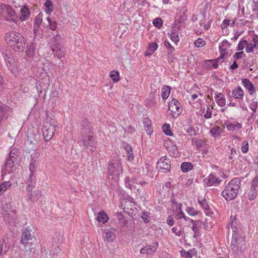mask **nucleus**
Returning <instances> with one entry per match:
<instances>
[{
    "mask_svg": "<svg viewBox=\"0 0 258 258\" xmlns=\"http://www.w3.org/2000/svg\"><path fill=\"white\" fill-rule=\"evenodd\" d=\"M257 107V102L256 101L252 100L249 104V108L253 112H255Z\"/></svg>",
    "mask_w": 258,
    "mask_h": 258,
    "instance_id": "52",
    "label": "nucleus"
},
{
    "mask_svg": "<svg viewBox=\"0 0 258 258\" xmlns=\"http://www.w3.org/2000/svg\"><path fill=\"white\" fill-rule=\"evenodd\" d=\"M18 150L16 149H12L9 153V158L16 160L17 156Z\"/></svg>",
    "mask_w": 258,
    "mask_h": 258,
    "instance_id": "53",
    "label": "nucleus"
},
{
    "mask_svg": "<svg viewBox=\"0 0 258 258\" xmlns=\"http://www.w3.org/2000/svg\"><path fill=\"white\" fill-rule=\"evenodd\" d=\"M166 223L170 226H172L174 224V221L173 218L169 216L166 220Z\"/></svg>",
    "mask_w": 258,
    "mask_h": 258,
    "instance_id": "58",
    "label": "nucleus"
},
{
    "mask_svg": "<svg viewBox=\"0 0 258 258\" xmlns=\"http://www.w3.org/2000/svg\"><path fill=\"white\" fill-rule=\"evenodd\" d=\"M246 242L244 237L234 234L232 236L231 247L235 252H243L246 248Z\"/></svg>",
    "mask_w": 258,
    "mask_h": 258,
    "instance_id": "5",
    "label": "nucleus"
},
{
    "mask_svg": "<svg viewBox=\"0 0 258 258\" xmlns=\"http://www.w3.org/2000/svg\"><path fill=\"white\" fill-rule=\"evenodd\" d=\"M0 13L1 16L4 17L7 21L17 23V18L16 13L11 7L4 4L1 5Z\"/></svg>",
    "mask_w": 258,
    "mask_h": 258,
    "instance_id": "7",
    "label": "nucleus"
},
{
    "mask_svg": "<svg viewBox=\"0 0 258 258\" xmlns=\"http://www.w3.org/2000/svg\"><path fill=\"white\" fill-rule=\"evenodd\" d=\"M121 206L126 212L130 213L135 208V203L130 199H124L121 202Z\"/></svg>",
    "mask_w": 258,
    "mask_h": 258,
    "instance_id": "16",
    "label": "nucleus"
},
{
    "mask_svg": "<svg viewBox=\"0 0 258 258\" xmlns=\"http://www.w3.org/2000/svg\"><path fill=\"white\" fill-rule=\"evenodd\" d=\"M127 160L129 161H132L134 159V156L133 153V151L131 152H128L127 153Z\"/></svg>",
    "mask_w": 258,
    "mask_h": 258,
    "instance_id": "62",
    "label": "nucleus"
},
{
    "mask_svg": "<svg viewBox=\"0 0 258 258\" xmlns=\"http://www.w3.org/2000/svg\"><path fill=\"white\" fill-rule=\"evenodd\" d=\"M123 173L121 161L116 159L109 163L107 168L108 178L114 180H118Z\"/></svg>",
    "mask_w": 258,
    "mask_h": 258,
    "instance_id": "3",
    "label": "nucleus"
},
{
    "mask_svg": "<svg viewBox=\"0 0 258 258\" xmlns=\"http://www.w3.org/2000/svg\"><path fill=\"white\" fill-rule=\"evenodd\" d=\"M33 188V186L31 184H28L26 187V190L28 192H30V195L29 196V199L34 202L37 201L38 200L39 197L41 195V193L39 191L37 190L33 194L32 192Z\"/></svg>",
    "mask_w": 258,
    "mask_h": 258,
    "instance_id": "18",
    "label": "nucleus"
},
{
    "mask_svg": "<svg viewBox=\"0 0 258 258\" xmlns=\"http://www.w3.org/2000/svg\"><path fill=\"white\" fill-rule=\"evenodd\" d=\"M185 210L187 213L190 216H194L199 214V212L196 210L194 208L187 207Z\"/></svg>",
    "mask_w": 258,
    "mask_h": 258,
    "instance_id": "45",
    "label": "nucleus"
},
{
    "mask_svg": "<svg viewBox=\"0 0 258 258\" xmlns=\"http://www.w3.org/2000/svg\"><path fill=\"white\" fill-rule=\"evenodd\" d=\"M168 109L174 117H177L182 112L180 103L175 99H173L168 103Z\"/></svg>",
    "mask_w": 258,
    "mask_h": 258,
    "instance_id": "10",
    "label": "nucleus"
},
{
    "mask_svg": "<svg viewBox=\"0 0 258 258\" xmlns=\"http://www.w3.org/2000/svg\"><path fill=\"white\" fill-rule=\"evenodd\" d=\"M212 116V110L210 108L207 109L206 113L204 114V116L206 118H210Z\"/></svg>",
    "mask_w": 258,
    "mask_h": 258,
    "instance_id": "63",
    "label": "nucleus"
},
{
    "mask_svg": "<svg viewBox=\"0 0 258 258\" xmlns=\"http://www.w3.org/2000/svg\"><path fill=\"white\" fill-rule=\"evenodd\" d=\"M156 168L162 172H168L171 168L170 160L164 157L161 158L157 163Z\"/></svg>",
    "mask_w": 258,
    "mask_h": 258,
    "instance_id": "11",
    "label": "nucleus"
},
{
    "mask_svg": "<svg viewBox=\"0 0 258 258\" xmlns=\"http://www.w3.org/2000/svg\"><path fill=\"white\" fill-rule=\"evenodd\" d=\"M223 130L218 126H214L210 131L211 136L215 138H219Z\"/></svg>",
    "mask_w": 258,
    "mask_h": 258,
    "instance_id": "34",
    "label": "nucleus"
},
{
    "mask_svg": "<svg viewBox=\"0 0 258 258\" xmlns=\"http://www.w3.org/2000/svg\"><path fill=\"white\" fill-rule=\"evenodd\" d=\"M16 161L12 158H9L7 162L6 163L5 165V168L9 172H11L12 171V168L14 165V162Z\"/></svg>",
    "mask_w": 258,
    "mask_h": 258,
    "instance_id": "39",
    "label": "nucleus"
},
{
    "mask_svg": "<svg viewBox=\"0 0 258 258\" xmlns=\"http://www.w3.org/2000/svg\"><path fill=\"white\" fill-rule=\"evenodd\" d=\"M158 48V45L154 42L150 43L147 48V50L145 52V55L150 56L152 55Z\"/></svg>",
    "mask_w": 258,
    "mask_h": 258,
    "instance_id": "24",
    "label": "nucleus"
},
{
    "mask_svg": "<svg viewBox=\"0 0 258 258\" xmlns=\"http://www.w3.org/2000/svg\"><path fill=\"white\" fill-rule=\"evenodd\" d=\"M206 63V62H210L212 64L213 67L215 69H217L218 67V64L217 63V62L214 60V59H209V60H205L204 61Z\"/></svg>",
    "mask_w": 258,
    "mask_h": 258,
    "instance_id": "57",
    "label": "nucleus"
},
{
    "mask_svg": "<svg viewBox=\"0 0 258 258\" xmlns=\"http://www.w3.org/2000/svg\"><path fill=\"white\" fill-rule=\"evenodd\" d=\"M35 52V47L34 45L32 44L30 45L26 50V54L29 57L34 56Z\"/></svg>",
    "mask_w": 258,
    "mask_h": 258,
    "instance_id": "38",
    "label": "nucleus"
},
{
    "mask_svg": "<svg viewBox=\"0 0 258 258\" xmlns=\"http://www.w3.org/2000/svg\"><path fill=\"white\" fill-rule=\"evenodd\" d=\"M235 104L234 103H230L228 105L227 107H224L222 109H221V111L222 112H225L227 114L229 115L231 110L229 108V106H235Z\"/></svg>",
    "mask_w": 258,
    "mask_h": 258,
    "instance_id": "51",
    "label": "nucleus"
},
{
    "mask_svg": "<svg viewBox=\"0 0 258 258\" xmlns=\"http://www.w3.org/2000/svg\"><path fill=\"white\" fill-rule=\"evenodd\" d=\"M164 146L172 156L176 157L178 156L177 148L171 139L168 138L164 141Z\"/></svg>",
    "mask_w": 258,
    "mask_h": 258,
    "instance_id": "13",
    "label": "nucleus"
},
{
    "mask_svg": "<svg viewBox=\"0 0 258 258\" xmlns=\"http://www.w3.org/2000/svg\"><path fill=\"white\" fill-rule=\"evenodd\" d=\"M5 38L6 42L14 50L18 52L24 50L26 42L21 33L16 31H10L6 33Z\"/></svg>",
    "mask_w": 258,
    "mask_h": 258,
    "instance_id": "1",
    "label": "nucleus"
},
{
    "mask_svg": "<svg viewBox=\"0 0 258 258\" xmlns=\"http://www.w3.org/2000/svg\"><path fill=\"white\" fill-rule=\"evenodd\" d=\"M230 43L226 40H224L219 46L220 55L222 58L226 57L228 55V49L230 47Z\"/></svg>",
    "mask_w": 258,
    "mask_h": 258,
    "instance_id": "17",
    "label": "nucleus"
},
{
    "mask_svg": "<svg viewBox=\"0 0 258 258\" xmlns=\"http://www.w3.org/2000/svg\"><path fill=\"white\" fill-rule=\"evenodd\" d=\"M181 169L183 172H187L193 168V165L190 162H184L181 165Z\"/></svg>",
    "mask_w": 258,
    "mask_h": 258,
    "instance_id": "36",
    "label": "nucleus"
},
{
    "mask_svg": "<svg viewBox=\"0 0 258 258\" xmlns=\"http://www.w3.org/2000/svg\"><path fill=\"white\" fill-rule=\"evenodd\" d=\"M102 237L104 240L112 242L115 239L116 236L115 233L112 230H107L104 232Z\"/></svg>",
    "mask_w": 258,
    "mask_h": 258,
    "instance_id": "23",
    "label": "nucleus"
},
{
    "mask_svg": "<svg viewBox=\"0 0 258 258\" xmlns=\"http://www.w3.org/2000/svg\"><path fill=\"white\" fill-rule=\"evenodd\" d=\"M172 233H174L177 236L180 235V231L178 230L177 228L174 227L171 229Z\"/></svg>",
    "mask_w": 258,
    "mask_h": 258,
    "instance_id": "64",
    "label": "nucleus"
},
{
    "mask_svg": "<svg viewBox=\"0 0 258 258\" xmlns=\"http://www.w3.org/2000/svg\"><path fill=\"white\" fill-rule=\"evenodd\" d=\"M171 92V87L168 86H164L161 90V97L163 100L167 99Z\"/></svg>",
    "mask_w": 258,
    "mask_h": 258,
    "instance_id": "33",
    "label": "nucleus"
},
{
    "mask_svg": "<svg viewBox=\"0 0 258 258\" xmlns=\"http://www.w3.org/2000/svg\"><path fill=\"white\" fill-rule=\"evenodd\" d=\"M46 27H49L52 30H55L56 28V22L55 21H51L49 17H46V22H44Z\"/></svg>",
    "mask_w": 258,
    "mask_h": 258,
    "instance_id": "35",
    "label": "nucleus"
},
{
    "mask_svg": "<svg viewBox=\"0 0 258 258\" xmlns=\"http://www.w3.org/2000/svg\"><path fill=\"white\" fill-rule=\"evenodd\" d=\"M43 14L42 13H40L37 16L35 19L34 26V33L36 36L40 34L39 28H40L42 29H44L45 26L44 22H46V19L43 21Z\"/></svg>",
    "mask_w": 258,
    "mask_h": 258,
    "instance_id": "12",
    "label": "nucleus"
},
{
    "mask_svg": "<svg viewBox=\"0 0 258 258\" xmlns=\"http://www.w3.org/2000/svg\"><path fill=\"white\" fill-rule=\"evenodd\" d=\"M181 205V204L179 205L178 211L177 212L178 213L177 214V216L178 217V219L183 218L184 221H186L187 220L186 217L185 216L183 211H182Z\"/></svg>",
    "mask_w": 258,
    "mask_h": 258,
    "instance_id": "49",
    "label": "nucleus"
},
{
    "mask_svg": "<svg viewBox=\"0 0 258 258\" xmlns=\"http://www.w3.org/2000/svg\"><path fill=\"white\" fill-rule=\"evenodd\" d=\"M145 130L148 135H151L153 132V127L151 120L149 118H145L143 120Z\"/></svg>",
    "mask_w": 258,
    "mask_h": 258,
    "instance_id": "27",
    "label": "nucleus"
},
{
    "mask_svg": "<svg viewBox=\"0 0 258 258\" xmlns=\"http://www.w3.org/2000/svg\"><path fill=\"white\" fill-rule=\"evenodd\" d=\"M257 195L256 189L250 186L246 191L244 193V196L246 197L249 200L252 201L255 200Z\"/></svg>",
    "mask_w": 258,
    "mask_h": 258,
    "instance_id": "22",
    "label": "nucleus"
},
{
    "mask_svg": "<svg viewBox=\"0 0 258 258\" xmlns=\"http://www.w3.org/2000/svg\"><path fill=\"white\" fill-rule=\"evenodd\" d=\"M241 186V180L238 177L231 179L225 186L221 195L227 201L234 199L239 191Z\"/></svg>",
    "mask_w": 258,
    "mask_h": 258,
    "instance_id": "2",
    "label": "nucleus"
},
{
    "mask_svg": "<svg viewBox=\"0 0 258 258\" xmlns=\"http://www.w3.org/2000/svg\"><path fill=\"white\" fill-rule=\"evenodd\" d=\"M199 202L203 209L205 210H208L209 209V206L205 200H202L201 201L199 200Z\"/></svg>",
    "mask_w": 258,
    "mask_h": 258,
    "instance_id": "55",
    "label": "nucleus"
},
{
    "mask_svg": "<svg viewBox=\"0 0 258 258\" xmlns=\"http://www.w3.org/2000/svg\"><path fill=\"white\" fill-rule=\"evenodd\" d=\"M168 35L170 37V39L176 44L180 41V38L178 35V33L175 29H173L170 33H168Z\"/></svg>",
    "mask_w": 258,
    "mask_h": 258,
    "instance_id": "29",
    "label": "nucleus"
},
{
    "mask_svg": "<svg viewBox=\"0 0 258 258\" xmlns=\"http://www.w3.org/2000/svg\"><path fill=\"white\" fill-rule=\"evenodd\" d=\"M241 150L243 153H246L249 150V144L247 140L243 141L241 144Z\"/></svg>",
    "mask_w": 258,
    "mask_h": 258,
    "instance_id": "42",
    "label": "nucleus"
},
{
    "mask_svg": "<svg viewBox=\"0 0 258 258\" xmlns=\"http://www.w3.org/2000/svg\"><path fill=\"white\" fill-rule=\"evenodd\" d=\"M247 45V41L245 40H241L239 41V43L237 45V50L239 51L242 50L244 48H246V45Z\"/></svg>",
    "mask_w": 258,
    "mask_h": 258,
    "instance_id": "48",
    "label": "nucleus"
},
{
    "mask_svg": "<svg viewBox=\"0 0 258 258\" xmlns=\"http://www.w3.org/2000/svg\"><path fill=\"white\" fill-rule=\"evenodd\" d=\"M164 45L168 49V52L171 53L175 51V48L171 45L168 40H165Z\"/></svg>",
    "mask_w": 258,
    "mask_h": 258,
    "instance_id": "50",
    "label": "nucleus"
},
{
    "mask_svg": "<svg viewBox=\"0 0 258 258\" xmlns=\"http://www.w3.org/2000/svg\"><path fill=\"white\" fill-rule=\"evenodd\" d=\"M96 220L100 223L105 224L109 220V217L107 214L103 210L99 212L95 218Z\"/></svg>",
    "mask_w": 258,
    "mask_h": 258,
    "instance_id": "20",
    "label": "nucleus"
},
{
    "mask_svg": "<svg viewBox=\"0 0 258 258\" xmlns=\"http://www.w3.org/2000/svg\"><path fill=\"white\" fill-rule=\"evenodd\" d=\"M208 182L207 183L208 186L217 185L219 184L221 181V179L213 174H210L207 178Z\"/></svg>",
    "mask_w": 258,
    "mask_h": 258,
    "instance_id": "19",
    "label": "nucleus"
},
{
    "mask_svg": "<svg viewBox=\"0 0 258 258\" xmlns=\"http://www.w3.org/2000/svg\"><path fill=\"white\" fill-rule=\"evenodd\" d=\"M224 125L226 126L227 130L230 132H237L242 128V123L237 121L227 120L224 122Z\"/></svg>",
    "mask_w": 258,
    "mask_h": 258,
    "instance_id": "15",
    "label": "nucleus"
},
{
    "mask_svg": "<svg viewBox=\"0 0 258 258\" xmlns=\"http://www.w3.org/2000/svg\"><path fill=\"white\" fill-rule=\"evenodd\" d=\"M253 44L255 45V48L258 49V35L254 34L252 37Z\"/></svg>",
    "mask_w": 258,
    "mask_h": 258,
    "instance_id": "60",
    "label": "nucleus"
},
{
    "mask_svg": "<svg viewBox=\"0 0 258 258\" xmlns=\"http://www.w3.org/2000/svg\"><path fill=\"white\" fill-rule=\"evenodd\" d=\"M163 132L168 136H172V134L171 131L170 126L169 124H165L162 126Z\"/></svg>",
    "mask_w": 258,
    "mask_h": 258,
    "instance_id": "47",
    "label": "nucleus"
},
{
    "mask_svg": "<svg viewBox=\"0 0 258 258\" xmlns=\"http://www.w3.org/2000/svg\"><path fill=\"white\" fill-rule=\"evenodd\" d=\"M243 54V51L236 52L234 54V55H233V57L236 59H239V58H242Z\"/></svg>",
    "mask_w": 258,
    "mask_h": 258,
    "instance_id": "61",
    "label": "nucleus"
},
{
    "mask_svg": "<svg viewBox=\"0 0 258 258\" xmlns=\"http://www.w3.org/2000/svg\"><path fill=\"white\" fill-rule=\"evenodd\" d=\"M255 48V45L252 43H248L247 41V45H246L245 51L247 53H253V49Z\"/></svg>",
    "mask_w": 258,
    "mask_h": 258,
    "instance_id": "46",
    "label": "nucleus"
},
{
    "mask_svg": "<svg viewBox=\"0 0 258 258\" xmlns=\"http://www.w3.org/2000/svg\"><path fill=\"white\" fill-rule=\"evenodd\" d=\"M158 246V242H155L152 245H146L140 249V253L142 254L152 255L156 251Z\"/></svg>",
    "mask_w": 258,
    "mask_h": 258,
    "instance_id": "14",
    "label": "nucleus"
},
{
    "mask_svg": "<svg viewBox=\"0 0 258 258\" xmlns=\"http://www.w3.org/2000/svg\"><path fill=\"white\" fill-rule=\"evenodd\" d=\"M63 40V38L60 35H57L55 36L52 39V48L57 47V46H61V43L62 42Z\"/></svg>",
    "mask_w": 258,
    "mask_h": 258,
    "instance_id": "30",
    "label": "nucleus"
},
{
    "mask_svg": "<svg viewBox=\"0 0 258 258\" xmlns=\"http://www.w3.org/2000/svg\"><path fill=\"white\" fill-rule=\"evenodd\" d=\"M241 82L244 87L248 90L250 95H252L255 93V88L252 83L249 80L246 79H242L241 80Z\"/></svg>",
    "mask_w": 258,
    "mask_h": 258,
    "instance_id": "21",
    "label": "nucleus"
},
{
    "mask_svg": "<svg viewBox=\"0 0 258 258\" xmlns=\"http://www.w3.org/2000/svg\"><path fill=\"white\" fill-rule=\"evenodd\" d=\"M250 186L255 188L258 187V175L252 179Z\"/></svg>",
    "mask_w": 258,
    "mask_h": 258,
    "instance_id": "56",
    "label": "nucleus"
},
{
    "mask_svg": "<svg viewBox=\"0 0 258 258\" xmlns=\"http://www.w3.org/2000/svg\"><path fill=\"white\" fill-rule=\"evenodd\" d=\"M37 241L35 235L31 233L28 229H25L22 233L21 239V243L25 248H28L31 251L34 248Z\"/></svg>",
    "mask_w": 258,
    "mask_h": 258,
    "instance_id": "4",
    "label": "nucleus"
},
{
    "mask_svg": "<svg viewBox=\"0 0 258 258\" xmlns=\"http://www.w3.org/2000/svg\"><path fill=\"white\" fill-rule=\"evenodd\" d=\"M141 218L146 223H149L151 220L149 213L147 212H142L141 213Z\"/></svg>",
    "mask_w": 258,
    "mask_h": 258,
    "instance_id": "44",
    "label": "nucleus"
},
{
    "mask_svg": "<svg viewBox=\"0 0 258 258\" xmlns=\"http://www.w3.org/2000/svg\"><path fill=\"white\" fill-rule=\"evenodd\" d=\"M153 25L157 27H160L162 25V21L161 18H156L153 21Z\"/></svg>",
    "mask_w": 258,
    "mask_h": 258,
    "instance_id": "54",
    "label": "nucleus"
},
{
    "mask_svg": "<svg viewBox=\"0 0 258 258\" xmlns=\"http://www.w3.org/2000/svg\"><path fill=\"white\" fill-rule=\"evenodd\" d=\"M12 185V182L10 181H4L0 185V196L1 194L5 191Z\"/></svg>",
    "mask_w": 258,
    "mask_h": 258,
    "instance_id": "37",
    "label": "nucleus"
},
{
    "mask_svg": "<svg viewBox=\"0 0 258 258\" xmlns=\"http://www.w3.org/2000/svg\"><path fill=\"white\" fill-rule=\"evenodd\" d=\"M215 99L216 103L221 107H223L226 104V98L224 95L221 93H217L215 96Z\"/></svg>",
    "mask_w": 258,
    "mask_h": 258,
    "instance_id": "25",
    "label": "nucleus"
},
{
    "mask_svg": "<svg viewBox=\"0 0 258 258\" xmlns=\"http://www.w3.org/2000/svg\"><path fill=\"white\" fill-rule=\"evenodd\" d=\"M57 125L51 121H46L42 128V134L45 141H50L54 136Z\"/></svg>",
    "mask_w": 258,
    "mask_h": 258,
    "instance_id": "6",
    "label": "nucleus"
},
{
    "mask_svg": "<svg viewBox=\"0 0 258 258\" xmlns=\"http://www.w3.org/2000/svg\"><path fill=\"white\" fill-rule=\"evenodd\" d=\"M44 12L48 15H50L53 11V3L50 0H47L44 4Z\"/></svg>",
    "mask_w": 258,
    "mask_h": 258,
    "instance_id": "31",
    "label": "nucleus"
},
{
    "mask_svg": "<svg viewBox=\"0 0 258 258\" xmlns=\"http://www.w3.org/2000/svg\"><path fill=\"white\" fill-rule=\"evenodd\" d=\"M81 136L84 146L89 147H93L95 145V141L93 139V132L90 127H84L81 131Z\"/></svg>",
    "mask_w": 258,
    "mask_h": 258,
    "instance_id": "8",
    "label": "nucleus"
},
{
    "mask_svg": "<svg viewBox=\"0 0 258 258\" xmlns=\"http://www.w3.org/2000/svg\"><path fill=\"white\" fill-rule=\"evenodd\" d=\"M8 247L5 243L4 239L0 240V254H4L8 251Z\"/></svg>",
    "mask_w": 258,
    "mask_h": 258,
    "instance_id": "40",
    "label": "nucleus"
},
{
    "mask_svg": "<svg viewBox=\"0 0 258 258\" xmlns=\"http://www.w3.org/2000/svg\"><path fill=\"white\" fill-rule=\"evenodd\" d=\"M52 50L54 55L59 59L61 58L65 55V50L61 48V46L52 48Z\"/></svg>",
    "mask_w": 258,
    "mask_h": 258,
    "instance_id": "28",
    "label": "nucleus"
},
{
    "mask_svg": "<svg viewBox=\"0 0 258 258\" xmlns=\"http://www.w3.org/2000/svg\"><path fill=\"white\" fill-rule=\"evenodd\" d=\"M5 60L6 65L11 72L15 76L18 75V66L12 53L10 51L5 54Z\"/></svg>",
    "mask_w": 258,
    "mask_h": 258,
    "instance_id": "9",
    "label": "nucleus"
},
{
    "mask_svg": "<svg viewBox=\"0 0 258 258\" xmlns=\"http://www.w3.org/2000/svg\"><path fill=\"white\" fill-rule=\"evenodd\" d=\"M232 96L236 99H242L244 92L241 87H239L234 90L232 92Z\"/></svg>",
    "mask_w": 258,
    "mask_h": 258,
    "instance_id": "32",
    "label": "nucleus"
},
{
    "mask_svg": "<svg viewBox=\"0 0 258 258\" xmlns=\"http://www.w3.org/2000/svg\"><path fill=\"white\" fill-rule=\"evenodd\" d=\"M20 13V18L22 21L26 20L30 14L29 9L26 6H24Z\"/></svg>",
    "mask_w": 258,
    "mask_h": 258,
    "instance_id": "26",
    "label": "nucleus"
},
{
    "mask_svg": "<svg viewBox=\"0 0 258 258\" xmlns=\"http://www.w3.org/2000/svg\"><path fill=\"white\" fill-rule=\"evenodd\" d=\"M194 44L197 47H202L206 45V42L202 38H199L195 41Z\"/></svg>",
    "mask_w": 258,
    "mask_h": 258,
    "instance_id": "43",
    "label": "nucleus"
},
{
    "mask_svg": "<svg viewBox=\"0 0 258 258\" xmlns=\"http://www.w3.org/2000/svg\"><path fill=\"white\" fill-rule=\"evenodd\" d=\"M229 24H230L229 20H227V19L224 20L222 22V25H221L222 28V29L226 28L229 25Z\"/></svg>",
    "mask_w": 258,
    "mask_h": 258,
    "instance_id": "59",
    "label": "nucleus"
},
{
    "mask_svg": "<svg viewBox=\"0 0 258 258\" xmlns=\"http://www.w3.org/2000/svg\"><path fill=\"white\" fill-rule=\"evenodd\" d=\"M109 77L115 83L117 82L119 80V72L112 71L110 73Z\"/></svg>",
    "mask_w": 258,
    "mask_h": 258,
    "instance_id": "41",
    "label": "nucleus"
}]
</instances>
